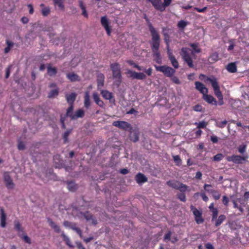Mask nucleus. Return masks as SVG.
Returning <instances> with one entry per match:
<instances>
[{"instance_id":"1","label":"nucleus","mask_w":249,"mask_h":249,"mask_svg":"<svg viewBox=\"0 0 249 249\" xmlns=\"http://www.w3.org/2000/svg\"><path fill=\"white\" fill-rule=\"evenodd\" d=\"M148 26L151 36L150 44L153 56L155 57V60L157 63L161 64V58L159 51L160 42V36L158 32L150 22L148 23Z\"/></svg>"},{"instance_id":"2","label":"nucleus","mask_w":249,"mask_h":249,"mask_svg":"<svg viewBox=\"0 0 249 249\" xmlns=\"http://www.w3.org/2000/svg\"><path fill=\"white\" fill-rule=\"evenodd\" d=\"M201 77L206 78V79L205 80V82H209L211 83L212 86L213 88L214 93L215 96L220 101H221V102H220L219 105H222L223 104V95L220 91V87L218 85L217 79L214 77L213 78L206 77L203 74H200L199 78H201Z\"/></svg>"},{"instance_id":"3","label":"nucleus","mask_w":249,"mask_h":249,"mask_svg":"<svg viewBox=\"0 0 249 249\" xmlns=\"http://www.w3.org/2000/svg\"><path fill=\"white\" fill-rule=\"evenodd\" d=\"M110 67L112 72L114 84L117 87H119L122 82L120 65L118 63H114L110 65Z\"/></svg>"},{"instance_id":"4","label":"nucleus","mask_w":249,"mask_h":249,"mask_svg":"<svg viewBox=\"0 0 249 249\" xmlns=\"http://www.w3.org/2000/svg\"><path fill=\"white\" fill-rule=\"evenodd\" d=\"M151 2L154 8L160 12L165 11L171 3L172 0H147Z\"/></svg>"},{"instance_id":"5","label":"nucleus","mask_w":249,"mask_h":249,"mask_svg":"<svg viewBox=\"0 0 249 249\" xmlns=\"http://www.w3.org/2000/svg\"><path fill=\"white\" fill-rule=\"evenodd\" d=\"M154 66L157 71L162 72L165 76L168 77H172L176 72L173 68L166 65L160 66L155 65Z\"/></svg>"},{"instance_id":"6","label":"nucleus","mask_w":249,"mask_h":249,"mask_svg":"<svg viewBox=\"0 0 249 249\" xmlns=\"http://www.w3.org/2000/svg\"><path fill=\"white\" fill-rule=\"evenodd\" d=\"M190 50L186 47H183L181 49L180 55L183 60L187 64L190 68H193L194 64L193 60L189 53Z\"/></svg>"},{"instance_id":"7","label":"nucleus","mask_w":249,"mask_h":249,"mask_svg":"<svg viewBox=\"0 0 249 249\" xmlns=\"http://www.w3.org/2000/svg\"><path fill=\"white\" fill-rule=\"evenodd\" d=\"M166 184L169 186L179 190L180 192L184 193L186 191L188 186L178 180H170L167 181Z\"/></svg>"},{"instance_id":"8","label":"nucleus","mask_w":249,"mask_h":249,"mask_svg":"<svg viewBox=\"0 0 249 249\" xmlns=\"http://www.w3.org/2000/svg\"><path fill=\"white\" fill-rule=\"evenodd\" d=\"M190 209L194 215L196 223L197 224L202 223L204 221V219L202 217V212L201 211L198 210L195 206L192 205L190 206Z\"/></svg>"},{"instance_id":"9","label":"nucleus","mask_w":249,"mask_h":249,"mask_svg":"<svg viewBox=\"0 0 249 249\" xmlns=\"http://www.w3.org/2000/svg\"><path fill=\"white\" fill-rule=\"evenodd\" d=\"M17 231L18 236L21 238L23 241L28 244H31V238L24 232L20 227V225L18 222H17Z\"/></svg>"},{"instance_id":"10","label":"nucleus","mask_w":249,"mask_h":249,"mask_svg":"<svg viewBox=\"0 0 249 249\" xmlns=\"http://www.w3.org/2000/svg\"><path fill=\"white\" fill-rule=\"evenodd\" d=\"M101 24L106 31L107 35L110 36L111 33V28L109 25V19L106 16L101 17Z\"/></svg>"},{"instance_id":"11","label":"nucleus","mask_w":249,"mask_h":249,"mask_svg":"<svg viewBox=\"0 0 249 249\" xmlns=\"http://www.w3.org/2000/svg\"><path fill=\"white\" fill-rule=\"evenodd\" d=\"M248 158V156L242 157L239 155H233L228 157L227 160L228 161H232L235 164H242L243 161L246 160Z\"/></svg>"},{"instance_id":"12","label":"nucleus","mask_w":249,"mask_h":249,"mask_svg":"<svg viewBox=\"0 0 249 249\" xmlns=\"http://www.w3.org/2000/svg\"><path fill=\"white\" fill-rule=\"evenodd\" d=\"M113 126L124 130L131 129V124L127 122L124 121H117L113 122Z\"/></svg>"},{"instance_id":"13","label":"nucleus","mask_w":249,"mask_h":249,"mask_svg":"<svg viewBox=\"0 0 249 249\" xmlns=\"http://www.w3.org/2000/svg\"><path fill=\"white\" fill-rule=\"evenodd\" d=\"M126 74H130L129 77L132 79L144 80L146 78V75L142 72H137L129 70L127 71Z\"/></svg>"},{"instance_id":"14","label":"nucleus","mask_w":249,"mask_h":249,"mask_svg":"<svg viewBox=\"0 0 249 249\" xmlns=\"http://www.w3.org/2000/svg\"><path fill=\"white\" fill-rule=\"evenodd\" d=\"M195 86L196 89L200 91V92L203 95L206 93H208V89L202 83L199 81H196L195 82Z\"/></svg>"},{"instance_id":"15","label":"nucleus","mask_w":249,"mask_h":249,"mask_svg":"<svg viewBox=\"0 0 249 249\" xmlns=\"http://www.w3.org/2000/svg\"><path fill=\"white\" fill-rule=\"evenodd\" d=\"M4 179L5 182H6V187L8 189H11L14 187V184L12 181V179L11 178L9 174L7 172H5L4 174Z\"/></svg>"},{"instance_id":"16","label":"nucleus","mask_w":249,"mask_h":249,"mask_svg":"<svg viewBox=\"0 0 249 249\" xmlns=\"http://www.w3.org/2000/svg\"><path fill=\"white\" fill-rule=\"evenodd\" d=\"M77 94L75 92H72L70 94L65 95L66 100L70 106L73 105V103L76 100Z\"/></svg>"},{"instance_id":"17","label":"nucleus","mask_w":249,"mask_h":249,"mask_svg":"<svg viewBox=\"0 0 249 249\" xmlns=\"http://www.w3.org/2000/svg\"><path fill=\"white\" fill-rule=\"evenodd\" d=\"M92 97L95 103L100 107L104 108L105 104L104 102L101 100L99 94L97 92L92 94Z\"/></svg>"},{"instance_id":"18","label":"nucleus","mask_w":249,"mask_h":249,"mask_svg":"<svg viewBox=\"0 0 249 249\" xmlns=\"http://www.w3.org/2000/svg\"><path fill=\"white\" fill-rule=\"evenodd\" d=\"M203 99L209 104L216 105L217 101L216 99L212 95H208L207 93L203 95Z\"/></svg>"},{"instance_id":"19","label":"nucleus","mask_w":249,"mask_h":249,"mask_svg":"<svg viewBox=\"0 0 249 249\" xmlns=\"http://www.w3.org/2000/svg\"><path fill=\"white\" fill-rule=\"evenodd\" d=\"M0 226L2 228H5L6 225V214L4 212V209L3 208H0Z\"/></svg>"},{"instance_id":"20","label":"nucleus","mask_w":249,"mask_h":249,"mask_svg":"<svg viewBox=\"0 0 249 249\" xmlns=\"http://www.w3.org/2000/svg\"><path fill=\"white\" fill-rule=\"evenodd\" d=\"M135 180L138 184L144 183L147 181V178L142 173H138L135 177Z\"/></svg>"},{"instance_id":"21","label":"nucleus","mask_w":249,"mask_h":249,"mask_svg":"<svg viewBox=\"0 0 249 249\" xmlns=\"http://www.w3.org/2000/svg\"><path fill=\"white\" fill-rule=\"evenodd\" d=\"M67 78L71 82L80 81V78L78 75L74 72H69L66 74Z\"/></svg>"},{"instance_id":"22","label":"nucleus","mask_w":249,"mask_h":249,"mask_svg":"<svg viewBox=\"0 0 249 249\" xmlns=\"http://www.w3.org/2000/svg\"><path fill=\"white\" fill-rule=\"evenodd\" d=\"M84 105L85 107L87 109L89 108L91 105L90 96L88 91L86 92L85 93L84 97Z\"/></svg>"},{"instance_id":"23","label":"nucleus","mask_w":249,"mask_h":249,"mask_svg":"<svg viewBox=\"0 0 249 249\" xmlns=\"http://www.w3.org/2000/svg\"><path fill=\"white\" fill-rule=\"evenodd\" d=\"M85 115V112L82 109H79L74 113L72 116V120H75L79 118H83Z\"/></svg>"},{"instance_id":"24","label":"nucleus","mask_w":249,"mask_h":249,"mask_svg":"<svg viewBox=\"0 0 249 249\" xmlns=\"http://www.w3.org/2000/svg\"><path fill=\"white\" fill-rule=\"evenodd\" d=\"M47 221L49 225L54 230L55 232L57 233L60 232V227L56 225L51 218H48Z\"/></svg>"},{"instance_id":"25","label":"nucleus","mask_w":249,"mask_h":249,"mask_svg":"<svg viewBox=\"0 0 249 249\" xmlns=\"http://www.w3.org/2000/svg\"><path fill=\"white\" fill-rule=\"evenodd\" d=\"M97 82L98 87L99 88V87H103V86L104 85V81H105L104 75L103 73H100L97 75Z\"/></svg>"},{"instance_id":"26","label":"nucleus","mask_w":249,"mask_h":249,"mask_svg":"<svg viewBox=\"0 0 249 249\" xmlns=\"http://www.w3.org/2000/svg\"><path fill=\"white\" fill-rule=\"evenodd\" d=\"M40 6L42 7L41 10L42 16L44 17L48 16L51 12L50 8L49 7H45L44 4L43 3H41Z\"/></svg>"},{"instance_id":"27","label":"nucleus","mask_w":249,"mask_h":249,"mask_svg":"<svg viewBox=\"0 0 249 249\" xmlns=\"http://www.w3.org/2000/svg\"><path fill=\"white\" fill-rule=\"evenodd\" d=\"M59 91V89L58 88L51 90L48 93V97L50 99L56 97L58 95Z\"/></svg>"},{"instance_id":"28","label":"nucleus","mask_w":249,"mask_h":249,"mask_svg":"<svg viewBox=\"0 0 249 249\" xmlns=\"http://www.w3.org/2000/svg\"><path fill=\"white\" fill-rule=\"evenodd\" d=\"M101 94L103 97L107 100H110L113 98L112 93L107 90H102L101 92Z\"/></svg>"},{"instance_id":"29","label":"nucleus","mask_w":249,"mask_h":249,"mask_svg":"<svg viewBox=\"0 0 249 249\" xmlns=\"http://www.w3.org/2000/svg\"><path fill=\"white\" fill-rule=\"evenodd\" d=\"M226 217L224 214H220L218 218H216V220H214L215 226L216 227L219 226L226 219Z\"/></svg>"},{"instance_id":"30","label":"nucleus","mask_w":249,"mask_h":249,"mask_svg":"<svg viewBox=\"0 0 249 249\" xmlns=\"http://www.w3.org/2000/svg\"><path fill=\"white\" fill-rule=\"evenodd\" d=\"M227 71L231 73H234L237 71V67L235 63H229L227 66Z\"/></svg>"},{"instance_id":"31","label":"nucleus","mask_w":249,"mask_h":249,"mask_svg":"<svg viewBox=\"0 0 249 249\" xmlns=\"http://www.w3.org/2000/svg\"><path fill=\"white\" fill-rule=\"evenodd\" d=\"M79 5L82 11V15L85 18H88V14L86 10V8L85 6L84 5V3L82 0L79 1Z\"/></svg>"},{"instance_id":"32","label":"nucleus","mask_w":249,"mask_h":249,"mask_svg":"<svg viewBox=\"0 0 249 249\" xmlns=\"http://www.w3.org/2000/svg\"><path fill=\"white\" fill-rule=\"evenodd\" d=\"M61 237L63 238V240L67 245L71 248L73 247V246L71 244L70 238L67 236H66L63 232L61 234Z\"/></svg>"},{"instance_id":"33","label":"nucleus","mask_w":249,"mask_h":249,"mask_svg":"<svg viewBox=\"0 0 249 249\" xmlns=\"http://www.w3.org/2000/svg\"><path fill=\"white\" fill-rule=\"evenodd\" d=\"M67 188L70 191L74 192L77 188V185L74 182L70 181L68 182Z\"/></svg>"},{"instance_id":"34","label":"nucleus","mask_w":249,"mask_h":249,"mask_svg":"<svg viewBox=\"0 0 249 249\" xmlns=\"http://www.w3.org/2000/svg\"><path fill=\"white\" fill-rule=\"evenodd\" d=\"M48 73L50 76L55 75L57 73V69L54 67L49 66L47 68Z\"/></svg>"},{"instance_id":"35","label":"nucleus","mask_w":249,"mask_h":249,"mask_svg":"<svg viewBox=\"0 0 249 249\" xmlns=\"http://www.w3.org/2000/svg\"><path fill=\"white\" fill-rule=\"evenodd\" d=\"M74 106L73 105L70 106L67 108L66 113V116L69 117L71 120H72V116H73L74 113H73Z\"/></svg>"},{"instance_id":"36","label":"nucleus","mask_w":249,"mask_h":249,"mask_svg":"<svg viewBox=\"0 0 249 249\" xmlns=\"http://www.w3.org/2000/svg\"><path fill=\"white\" fill-rule=\"evenodd\" d=\"M189 46L191 47L193 50L192 52V54H194L195 53H199L201 52V49L198 48L197 43H190Z\"/></svg>"},{"instance_id":"37","label":"nucleus","mask_w":249,"mask_h":249,"mask_svg":"<svg viewBox=\"0 0 249 249\" xmlns=\"http://www.w3.org/2000/svg\"><path fill=\"white\" fill-rule=\"evenodd\" d=\"M53 3L55 5L58 6L59 8L62 10L64 9V5L63 4V0H53Z\"/></svg>"},{"instance_id":"38","label":"nucleus","mask_w":249,"mask_h":249,"mask_svg":"<svg viewBox=\"0 0 249 249\" xmlns=\"http://www.w3.org/2000/svg\"><path fill=\"white\" fill-rule=\"evenodd\" d=\"M126 62L130 66H133L134 68H136L139 71H142V67L139 66L138 64L134 63V62L133 60H128L126 61Z\"/></svg>"},{"instance_id":"39","label":"nucleus","mask_w":249,"mask_h":249,"mask_svg":"<svg viewBox=\"0 0 249 249\" xmlns=\"http://www.w3.org/2000/svg\"><path fill=\"white\" fill-rule=\"evenodd\" d=\"M172 66L174 67L175 69H178L179 67L178 63L177 60L176 59L175 56L172 57L171 58L169 59Z\"/></svg>"},{"instance_id":"40","label":"nucleus","mask_w":249,"mask_h":249,"mask_svg":"<svg viewBox=\"0 0 249 249\" xmlns=\"http://www.w3.org/2000/svg\"><path fill=\"white\" fill-rule=\"evenodd\" d=\"M173 158L174 162L176 163V165L177 166H180L181 164V160L178 155L173 156Z\"/></svg>"},{"instance_id":"41","label":"nucleus","mask_w":249,"mask_h":249,"mask_svg":"<svg viewBox=\"0 0 249 249\" xmlns=\"http://www.w3.org/2000/svg\"><path fill=\"white\" fill-rule=\"evenodd\" d=\"M188 22L183 20H181L178 23V27L181 29H183L187 25Z\"/></svg>"},{"instance_id":"42","label":"nucleus","mask_w":249,"mask_h":249,"mask_svg":"<svg viewBox=\"0 0 249 249\" xmlns=\"http://www.w3.org/2000/svg\"><path fill=\"white\" fill-rule=\"evenodd\" d=\"M210 191V193L213 195V196L215 200H218L220 198V194L217 191L214 190V191Z\"/></svg>"},{"instance_id":"43","label":"nucleus","mask_w":249,"mask_h":249,"mask_svg":"<svg viewBox=\"0 0 249 249\" xmlns=\"http://www.w3.org/2000/svg\"><path fill=\"white\" fill-rule=\"evenodd\" d=\"M71 132V129L67 130L63 135V139L64 143L68 142V137L70 133Z\"/></svg>"},{"instance_id":"44","label":"nucleus","mask_w":249,"mask_h":249,"mask_svg":"<svg viewBox=\"0 0 249 249\" xmlns=\"http://www.w3.org/2000/svg\"><path fill=\"white\" fill-rule=\"evenodd\" d=\"M209 59L213 62H215L218 61V54L217 53H213L210 56Z\"/></svg>"},{"instance_id":"45","label":"nucleus","mask_w":249,"mask_h":249,"mask_svg":"<svg viewBox=\"0 0 249 249\" xmlns=\"http://www.w3.org/2000/svg\"><path fill=\"white\" fill-rule=\"evenodd\" d=\"M211 212L212 213V221L213 222L214 221V220H216L217 217L218 211L216 208L215 209H213Z\"/></svg>"},{"instance_id":"46","label":"nucleus","mask_w":249,"mask_h":249,"mask_svg":"<svg viewBox=\"0 0 249 249\" xmlns=\"http://www.w3.org/2000/svg\"><path fill=\"white\" fill-rule=\"evenodd\" d=\"M195 124L197 125V127L199 129L200 128H204L207 126V123L204 121H201L199 123H196Z\"/></svg>"},{"instance_id":"47","label":"nucleus","mask_w":249,"mask_h":249,"mask_svg":"<svg viewBox=\"0 0 249 249\" xmlns=\"http://www.w3.org/2000/svg\"><path fill=\"white\" fill-rule=\"evenodd\" d=\"M247 145L246 144H242L239 146L238 147V151L240 153H244L246 150Z\"/></svg>"},{"instance_id":"48","label":"nucleus","mask_w":249,"mask_h":249,"mask_svg":"<svg viewBox=\"0 0 249 249\" xmlns=\"http://www.w3.org/2000/svg\"><path fill=\"white\" fill-rule=\"evenodd\" d=\"M223 158V155L222 154L219 153L215 155L213 158V160L214 161H219L222 160Z\"/></svg>"},{"instance_id":"49","label":"nucleus","mask_w":249,"mask_h":249,"mask_svg":"<svg viewBox=\"0 0 249 249\" xmlns=\"http://www.w3.org/2000/svg\"><path fill=\"white\" fill-rule=\"evenodd\" d=\"M84 216L87 221L90 220L93 217V215L90 214L88 212H87L85 213H84Z\"/></svg>"},{"instance_id":"50","label":"nucleus","mask_w":249,"mask_h":249,"mask_svg":"<svg viewBox=\"0 0 249 249\" xmlns=\"http://www.w3.org/2000/svg\"><path fill=\"white\" fill-rule=\"evenodd\" d=\"M178 198L182 202L186 201V196L184 193H180L178 195Z\"/></svg>"},{"instance_id":"51","label":"nucleus","mask_w":249,"mask_h":249,"mask_svg":"<svg viewBox=\"0 0 249 249\" xmlns=\"http://www.w3.org/2000/svg\"><path fill=\"white\" fill-rule=\"evenodd\" d=\"M14 68L13 65L9 66L6 70L5 78H8L10 75L11 70Z\"/></svg>"},{"instance_id":"52","label":"nucleus","mask_w":249,"mask_h":249,"mask_svg":"<svg viewBox=\"0 0 249 249\" xmlns=\"http://www.w3.org/2000/svg\"><path fill=\"white\" fill-rule=\"evenodd\" d=\"M193 109L195 111L201 112L202 110V107L200 105H196L193 107Z\"/></svg>"},{"instance_id":"53","label":"nucleus","mask_w":249,"mask_h":249,"mask_svg":"<svg viewBox=\"0 0 249 249\" xmlns=\"http://www.w3.org/2000/svg\"><path fill=\"white\" fill-rule=\"evenodd\" d=\"M164 41L166 44V48H168L169 46V42L170 41L169 36L168 35L164 34Z\"/></svg>"},{"instance_id":"54","label":"nucleus","mask_w":249,"mask_h":249,"mask_svg":"<svg viewBox=\"0 0 249 249\" xmlns=\"http://www.w3.org/2000/svg\"><path fill=\"white\" fill-rule=\"evenodd\" d=\"M209 188H212V185L210 184H204V189L208 193H210V191H214L215 190L213 189H210Z\"/></svg>"},{"instance_id":"55","label":"nucleus","mask_w":249,"mask_h":249,"mask_svg":"<svg viewBox=\"0 0 249 249\" xmlns=\"http://www.w3.org/2000/svg\"><path fill=\"white\" fill-rule=\"evenodd\" d=\"M222 202L225 206H228L229 202V198L227 196H223Z\"/></svg>"},{"instance_id":"56","label":"nucleus","mask_w":249,"mask_h":249,"mask_svg":"<svg viewBox=\"0 0 249 249\" xmlns=\"http://www.w3.org/2000/svg\"><path fill=\"white\" fill-rule=\"evenodd\" d=\"M171 78V80L173 83H174L176 84H180V80L177 76H173Z\"/></svg>"},{"instance_id":"57","label":"nucleus","mask_w":249,"mask_h":249,"mask_svg":"<svg viewBox=\"0 0 249 249\" xmlns=\"http://www.w3.org/2000/svg\"><path fill=\"white\" fill-rule=\"evenodd\" d=\"M172 233L171 231H169L167 233H166L164 236V240H170L171 239Z\"/></svg>"},{"instance_id":"58","label":"nucleus","mask_w":249,"mask_h":249,"mask_svg":"<svg viewBox=\"0 0 249 249\" xmlns=\"http://www.w3.org/2000/svg\"><path fill=\"white\" fill-rule=\"evenodd\" d=\"M227 124V121L226 120L221 121L217 124V126L220 128H223L225 125Z\"/></svg>"},{"instance_id":"59","label":"nucleus","mask_w":249,"mask_h":249,"mask_svg":"<svg viewBox=\"0 0 249 249\" xmlns=\"http://www.w3.org/2000/svg\"><path fill=\"white\" fill-rule=\"evenodd\" d=\"M167 49V53L168 54V58L169 59L171 58L172 57H175V56L173 54L172 52L169 49V46L168 48H166Z\"/></svg>"},{"instance_id":"60","label":"nucleus","mask_w":249,"mask_h":249,"mask_svg":"<svg viewBox=\"0 0 249 249\" xmlns=\"http://www.w3.org/2000/svg\"><path fill=\"white\" fill-rule=\"evenodd\" d=\"M144 71L147 75H151L152 73V69L151 68H149L148 69H145Z\"/></svg>"},{"instance_id":"61","label":"nucleus","mask_w":249,"mask_h":249,"mask_svg":"<svg viewBox=\"0 0 249 249\" xmlns=\"http://www.w3.org/2000/svg\"><path fill=\"white\" fill-rule=\"evenodd\" d=\"M18 148L19 150H23L25 149V144L22 142H19L18 143Z\"/></svg>"},{"instance_id":"62","label":"nucleus","mask_w":249,"mask_h":249,"mask_svg":"<svg viewBox=\"0 0 249 249\" xmlns=\"http://www.w3.org/2000/svg\"><path fill=\"white\" fill-rule=\"evenodd\" d=\"M195 9L196 11H197L198 12L203 13V12H204L206 10L207 7H204L203 8H197V7H195Z\"/></svg>"},{"instance_id":"63","label":"nucleus","mask_w":249,"mask_h":249,"mask_svg":"<svg viewBox=\"0 0 249 249\" xmlns=\"http://www.w3.org/2000/svg\"><path fill=\"white\" fill-rule=\"evenodd\" d=\"M200 196H201L202 199H203V201H204L205 202H207L209 200L208 197L206 195V194L205 193H201L200 194Z\"/></svg>"},{"instance_id":"64","label":"nucleus","mask_w":249,"mask_h":249,"mask_svg":"<svg viewBox=\"0 0 249 249\" xmlns=\"http://www.w3.org/2000/svg\"><path fill=\"white\" fill-rule=\"evenodd\" d=\"M205 247L206 249H214V247L210 243H207L205 245Z\"/></svg>"}]
</instances>
